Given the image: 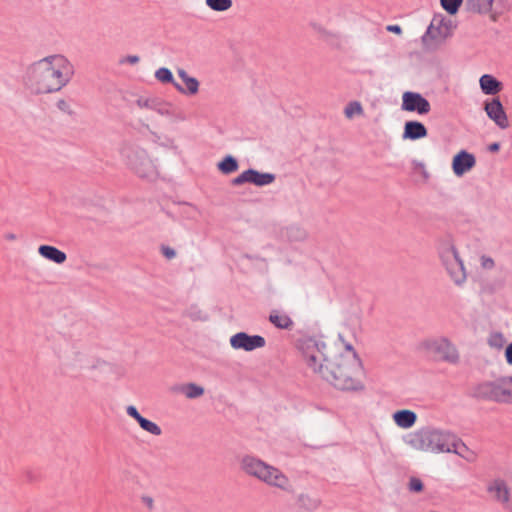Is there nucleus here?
<instances>
[{
	"mask_svg": "<svg viewBox=\"0 0 512 512\" xmlns=\"http://www.w3.org/2000/svg\"><path fill=\"white\" fill-rule=\"evenodd\" d=\"M438 254L454 284H464L467 278L466 270L454 244L451 241H444L438 247Z\"/></svg>",
	"mask_w": 512,
	"mask_h": 512,
	"instance_id": "6",
	"label": "nucleus"
},
{
	"mask_svg": "<svg viewBox=\"0 0 512 512\" xmlns=\"http://www.w3.org/2000/svg\"><path fill=\"white\" fill-rule=\"evenodd\" d=\"M127 166L140 178L152 181L158 176V169L147 152L137 146H127L122 150Z\"/></svg>",
	"mask_w": 512,
	"mask_h": 512,
	"instance_id": "5",
	"label": "nucleus"
},
{
	"mask_svg": "<svg viewBox=\"0 0 512 512\" xmlns=\"http://www.w3.org/2000/svg\"><path fill=\"white\" fill-rule=\"evenodd\" d=\"M425 125L419 121H407L404 125L403 139L418 140L427 136Z\"/></svg>",
	"mask_w": 512,
	"mask_h": 512,
	"instance_id": "18",
	"label": "nucleus"
},
{
	"mask_svg": "<svg viewBox=\"0 0 512 512\" xmlns=\"http://www.w3.org/2000/svg\"><path fill=\"white\" fill-rule=\"evenodd\" d=\"M242 470L265 484L290 492L292 485L289 478L278 468L267 464L254 456H244L241 461Z\"/></svg>",
	"mask_w": 512,
	"mask_h": 512,
	"instance_id": "4",
	"label": "nucleus"
},
{
	"mask_svg": "<svg viewBox=\"0 0 512 512\" xmlns=\"http://www.w3.org/2000/svg\"><path fill=\"white\" fill-rule=\"evenodd\" d=\"M344 114L348 119L353 118L355 115H362L363 108L361 103L359 101L349 102L344 109Z\"/></svg>",
	"mask_w": 512,
	"mask_h": 512,
	"instance_id": "36",
	"label": "nucleus"
},
{
	"mask_svg": "<svg viewBox=\"0 0 512 512\" xmlns=\"http://www.w3.org/2000/svg\"><path fill=\"white\" fill-rule=\"evenodd\" d=\"M449 453H454L466 461L472 462L475 459V454L471 451L466 444L455 434H453L449 444Z\"/></svg>",
	"mask_w": 512,
	"mask_h": 512,
	"instance_id": "19",
	"label": "nucleus"
},
{
	"mask_svg": "<svg viewBox=\"0 0 512 512\" xmlns=\"http://www.w3.org/2000/svg\"><path fill=\"white\" fill-rule=\"evenodd\" d=\"M74 75V66L63 55H50L32 63L26 71L25 83L34 94L60 91Z\"/></svg>",
	"mask_w": 512,
	"mask_h": 512,
	"instance_id": "2",
	"label": "nucleus"
},
{
	"mask_svg": "<svg viewBox=\"0 0 512 512\" xmlns=\"http://www.w3.org/2000/svg\"><path fill=\"white\" fill-rule=\"evenodd\" d=\"M140 58L137 56V55H128L124 58H122L119 63L120 64H124V63H129V64H137L139 62Z\"/></svg>",
	"mask_w": 512,
	"mask_h": 512,
	"instance_id": "43",
	"label": "nucleus"
},
{
	"mask_svg": "<svg viewBox=\"0 0 512 512\" xmlns=\"http://www.w3.org/2000/svg\"><path fill=\"white\" fill-rule=\"evenodd\" d=\"M476 165V158L466 150L458 152L452 160V170L458 177L469 172Z\"/></svg>",
	"mask_w": 512,
	"mask_h": 512,
	"instance_id": "16",
	"label": "nucleus"
},
{
	"mask_svg": "<svg viewBox=\"0 0 512 512\" xmlns=\"http://www.w3.org/2000/svg\"><path fill=\"white\" fill-rule=\"evenodd\" d=\"M505 357L507 363L512 365V343L507 346L505 351Z\"/></svg>",
	"mask_w": 512,
	"mask_h": 512,
	"instance_id": "46",
	"label": "nucleus"
},
{
	"mask_svg": "<svg viewBox=\"0 0 512 512\" xmlns=\"http://www.w3.org/2000/svg\"><path fill=\"white\" fill-rule=\"evenodd\" d=\"M173 391L184 394L188 399H196L204 394V388L195 383L176 386Z\"/></svg>",
	"mask_w": 512,
	"mask_h": 512,
	"instance_id": "27",
	"label": "nucleus"
},
{
	"mask_svg": "<svg viewBox=\"0 0 512 512\" xmlns=\"http://www.w3.org/2000/svg\"><path fill=\"white\" fill-rule=\"evenodd\" d=\"M126 413L133 418L134 420L139 422V420L143 417L137 410V408L133 405H129L126 407Z\"/></svg>",
	"mask_w": 512,
	"mask_h": 512,
	"instance_id": "41",
	"label": "nucleus"
},
{
	"mask_svg": "<svg viewBox=\"0 0 512 512\" xmlns=\"http://www.w3.org/2000/svg\"><path fill=\"white\" fill-rule=\"evenodd\" d=\"M395 424L402 429L413 427L417 421V414L408 409L398 410L392 415Z\"/></svg>",
	"mask_w": 512,
	"mask_h": 512,
	"instance_id": "20",
	"label": "nucleus"
},
{
	"mask_svg": "<svg viewBox=\"0 0 512 512\" xmlns=\"http://www.w3.org/2000/svg\"><path fill=\"white\" fill-rule=\"evenodd\" d=\"M425 348L430 354H432L437 359L449 363H457L459 360V353L455 345L452 344L445 337H440L426 341Z\"/></svg>",
	"mask_w": 512,
	"mask_h": 512,
	"instance_id": "10",
	"label": "nucleus"
},
{
	"mask_svg": "<svg viewBox=\"0 0 512 512\" xmlns=\"http://www.w3.org/2000/svg\"><path fill=\"white\" fill-rule=\"evenodd\" d=\"M315 32H317L321 39L333 46L339 45V36L335 33L327 31L321 25L313 23L311 24Z\"/></svg>",
	"mask_w": 512,
	"mask_h": 512,
	"instance_id": "31",
	"label": "nucleus"
},
{
	"mask_svg": "<svg viewBox=\"0 0 512 512\" xmlns=\"http://www.w3.org/2000/svg\"><path fill=\"white\" fill-rule=\"evenodd\" d=\"M484 110L487 116L493 120L498 127L501 129L508 128L509 121L503 105L498 98H493L491 101L486 102Z\"/></svg>",
	"mask_w": 512,
	"mask_h": 512,
	"instance_id": "15",
	"label": "nucleus"
},
{
	"mask_svg": "<svg viewBox=\"0 0 512 512\" xmlns=\"http://www.w3.org/2000/svg\"><path fill=\"white\" fill-rule=\"evenodd\" d=\"M162 254L167 259H173L176 256L175 250L173 248H171V247H168V246H163L162 247Z\"/></svg>",
	"mask_w": 512,
	"mask_h": 512,
	"instance_id": "44",
	"label": "nucleus"
},
{
	"mask_svg": "<svg viewBox=\"0 0 512 512\" xmlns=\"http://www.w3.org/2000/svg\"><path fill=\"white\" fill-rule=\"evenodd\" d=\"M154 76L161 83H169V84H173V85H174V83H176L172 72L166 67H161V68L157 69L155 71Z\"/></svg>",
	"mask_w": 512,
	"mask_h": 512,
	"instance_id": "35",
	"label": "nucleus"
},
{
	"mask_svg": "<svg viewBox=\"0 0 512 512\" xmlns=\"http://www.w3.org/2000/svg\"><path fill=\"white\" fill-rule=\"evenodd\" d=\"M442 8L451 15L458 12L463 0H440Z\"/></svg>",
	"mask_w": 512,
	"mask_h": 512,
	"instance_id": "37",
	"label": "nucleus"
},
{
	"mask_svg": "<svg viewBox=\"0 0 512 512\" xmlns=\"http://www.w3.org/2000/svg\"><path fill=\"white\" fill-rule=\"evenodd\" d=\"M297 347L306 366L336 389L357 391L363 388L358 379L361 361L354 353L352 355L341 354L334 360H330L325 342L315 337L299 339Z\"/></svg>",
	"mask_w": 512,
	"mask_h": 512,
	"instance_id": "1",
	"label": "nucleus"
},
{
	"mask_svg": "<svg viewBox=\"0 0 512 512\" xmlns=\"http://www.w3.org/2000/svg\"><path fill=\"white\" fill-rule=\"evenodd\" d=\"M315 32H317L321 39L333 46L339 45V36L335 33L327 31L321 25L313 23L311 24Z\"/></svg>",
	"mask_w": 512,
	"mask_h": 512,
	"instance_id": "30",
	"label": "nucleus"
},
{
	"mask_svg": "<svg viewBox=\"0 0 512 512\" xmlns=\"http://www.w3.org/2000/svg\"><path fill=\"white\" fill-rule=\"evenodd\" d=\"M275 174L269 172H260L256 169L249 168L239 174L232 180V185L240 186L244 183H251L258 187L270 185L275 181Z\"/></svg>",
	"mask_w": 512,
	"mask_h": 512,
	"instance_id": "11",
	"label": "nucleus"
},
{
	"mask_svg": "<svg viewBox=\"0 0 512 512\" xmlns=\"http://www.w3.org/2000/svg\"><path fill=\"white\" fill-rule=\"evenodd\" d=\"M297 503L306 510L314 511L320 507L321 500L317 496L301 493L297 496Z\"/></svg>",
	"mask_w": 512,
	"mask_h": 512,
	"instance_id": "29",
	"label": "nucleus"
},
{
	"mask_svg": "<svg viewBox=\"0 0 512 512\" xmlns=\"http://www.w3.org/2000/svg\"><path fill=\"white\" fill-rule=\"evenodd\" d=\"M448 35L449 29L442 21L439 22L438 26H435L434 22H432L426 33L422 36V42L427 48H432L442 43Z\"/></svg>",
	"mask_w": 512,
	"mask_h": 512,
	"instance_id": "14",
	"label": "nucleus"
},
{
	"mask_svg": "<svg viewBox=\"0 0 512 512\" xmlns=\"http://www.w3.org/2000/svg\"><path fill=\"white\" fill-rule=\"evenodd\" d=\"M218 169L224 174H230L235 172L238 167V161L232 155H227L223 158L221 162L217 164Z\"/></svg>",
	"mask_w": 512,
	"mask_h": 512,
	"instance_id": "32",
	"label": "nucleus"
},
{
	"mask_svg": "<svg viewBox=\"0 0 512 512\" xmlns=\"http://www.w3.org/2000/svg\"><path fill=\"white\" fill-rule=\"evenodd\" d=\"M206 5L217 12H223L232 7V0H205Z\"/></svg>",
	"mask_w": 512,
	"mask_h": 512,
	"instance_id": "34",
	"label": "nucleus"
},
{
	"mask_svg": "<svg viewBox=\"0 0 512 512\" xmlns=\"http://www.w3.org/2000/svg\"><path fill=\"white\" fill-rule=\"evenodd\" d=\"M183 213L190 219H195L197 214H198V210L195 206L193 205H190V204H187L184 206L183 208Z\"/></svg>",
	"mask_w": 512,
	"mask_h": 512,
	"instance_id": "39",
	"label": "nucleus"
},
{
	"mask_svg": "<svg viewBox=\"0 0 512 512\" xmlns=\"http://www.w3.org/2000/svg\"><path fill=\"white\" fill-rule=\"evenodd\" d=\"M56 106L59 110H61L63 112H69L70 106L64 99L58 100L56 102Z\"/></svg>",
	"mask_w": 512,
	"mask_h": 512,
	"instance_id": "45",
	"label": "nucleus"
},
{
	"mask_svg": "<svg viewBox=\"0 0 512 512\" xmlns=\"http://www.w3.org/2000/svg\"><path fill=\"white\" fill-rule=\"evenodd\" d=\"M474 395L497 403H512V379L501 377L494 381L483 382L475 388Z\"/></svg>",
	"mask_w": 512,
	"mask_h": 512,
	"instance_id": "9",
	"label": "nucleus"
},
{
	"mask_svg": "<svg viewBox=\"0 0 512 512\" xmlns=\"http://www.w3.org/2000/svg\"><path fill=\"white\" fill-rule=\"evenodd\" d=\"M438 254L454 284H464L467 278L466 270L454 244L451 241H444L438 247Z\"/></svg>",
	"mask_w": 512,
	"mask_h": 512,
	"instance_id": "7",
	"label": "nucleus"
},
{
	"mask_svg": "<svg viewBox=\"0 0 512 512\" xmlns=\"http://www.w3.org/2000/svg\"><path fill=\"white\" fill-rule=\"evenodd\" d=\"M453 434L449 430L425 426L405 435L403 441L418 451L435 454L449 453V444Z\"/></svg>",
	"mask_w": 512,
	"mask_h": 512,
	"instance_id": "3",
	"label": "nucleus"
},
{
	"mask_svg": "<svg viewBox=\"0 0 512 512\" xmlns=\"http://www.w3.org/2000/svg\"><path fill=\"white\" fill-rule=\"evenodd\" d=\"M138 424L144 431L154 436H160L162 434V429L160 428V426L155 422L146 419L145 417H142L139 420Z\"/></svg>",
	"mask_w": 512,
	"mask_h": 512,
	"instance_id": "33",
	"label": "nucleus"
},
{
	"mask_svg": "<svg viewBox=\"0 0 512 512\" xmlns=\"http://www.w3.org/2000/svg\"><path fill=\"white\" fill-rule=\"evenodd\" d=\"M467 9L479 14H487L492 10L494 0H465Z\"/></svg>",
	"mask_w": 512,
	"mask_h": 512,
	"instance_id": "28",
	"label": "nucleus"
},
{
	"mask_svg": "<svg viewBox=\"0 0 512 512\" xmlns=\"http://www.w3.org/2000/svg\"><path fill=\"white\" fill-rule=\"evenodd\" d=\"M269 321L279 329L289 330L293 327L294 322L289 315L273 310L269 315Z\"/></svg>",
	"mask_w": 512,
	"mask_h": 512,
	"instance_id": "26",
	"label": "nucleus"
},
{
	"mask_svg": "<svg viewBox=\"0 0 512 512\" xmlns=\"http://www.w3.org/2000/svg\"><path fill=\"white\" fill-rule=\"evenodd\" d=\"M480 88L486 95H495L501 90V82L489 74H484L479 80Z\"/></svg>",
	"mask_w": 512,
	"mask_h": 512,
	"instance_id": "25",
	"label": "nucleus"
},
{
	"mask_svg": "<svg viewBox=\"0 0 512 512\" xmlns=\"http://www.w3.org/2000/svg\"><path fill=\"white\" fill-rule=\"evenodd\" d=\"M266 344L264 337L260 335H249L246 332H238L230 338V345L233 349L247 352L263 348Z\"/></svg>",
	"mask_w": 512,
	"mask_h": 512,
	"instance_id": "13",
	"label": "nucleus"
},
{
	"mask_svg": "<svg viewBox=\"0 0 512 512\" xmlns=\"http://www.w3.org/2000/svg\"><path fill=\"white\" fill-rule=\"evenodd\" d=\"M177 74L185 84V87H183L177 82L174 83V87L178 92L185 95H194L198 92L199 81L195 77L189 76L188 73L182 68L177 70Z\"/></svg>",
	"mask_w": 512,
	"mask_h": 512,
	"instance_id": "17",
	"label": "nucleus"
},
{
	"mask_svg": "<svg viewBox=\"0 0 512 512\" xmlns=\"http://www.w3.org/2000/svg\"><path fill=\"white\" fill-rule=\"evenodd\" d=\"M387 30L394 33H401V27L399 25H389L387 27Z\"/></svg>",
	"mask_w": 512,
	"mask_h": 512,
	"instance_id": "47",
	"label": "nucleus"
},
{
	"mask_svg": "<svg viewBox=\"0 0 512 512\" xmlns=\"http://www.w3.org/2000/svg\"><path fill=\"white\" fill-rule=\"evenodd\" d=\"M488 344L491 347H495L498 349L501 348L504 344V339H503L502 334L494 333V334L490 335V337L488 339Z\"/></svg>",
	"mask_w": 512,
	"mask_h": 512,
	"instance_id": "38",
	"label": "nucleus"
},
{
	"mask_svg": "<svg viewBox=\"0 0 512 512\" xmlns=\"http://www.w3.org/2000/svg\"><path fill=\"white\" fill-rule=\"evenodd\" d=\"M401 108L404 111L426 115L431 110L429 101L418 92L407 91L402 95Z\"/></svg>",
	"mask_w": 512,
	"mask_h": 512,
	"instance_id": "12",
	"label": "nucleus"
},
{
	"mask_svg": "<svg viewBox=\"0 0 512 512\" xmlns=\"http://www.w3.org/2000/svg\"><path fill=\"white\" fill-rule=\"evenodd\" d=\"M409 488L411 491L420 492L423 490V483L418 478H411L409 483Z\"/></svg>",
	"mask_w": 512,
	"mask_h": 512,
	"instance_id": "40",
	"label": "nucleus"
},
{
	"mask_svg": "<svg viewBox=\"0 0 512 512\" xmlns=\"http://www.w3.org/2000/svg\"><path fill=\"white\" fill-rule=\"evenodd\" d=\"M438 254L454 284H464L467 278L466 270L454 244L451 241H444L438 247Z\"/></svg>",
	"mask_w": 512,
	"mask_h": 512,
	"instance_id": "8",
	"label": "nucleus"
},
{
	"mask_svg": "<svg viewBox=\"0 0 512 512\" xmlns=\"http://www.w3.org/2000/svg\"><path fill=\"white\" fill-rule=\"evenodd\" d=\"M487 490L489 493L494 494L496 499L502 503H507L510 499L509 489L504 480H494L490 483Z\"/></svg>",
	"mask_w": 512,
	"mask_h": 512,
	"instance_id": "24",
	"label": "nucleus"
},
{
	"mask_svg": "<svg viewBox=\"0 0 512 512\" xmlns=\"http://www.w3.org/2000/svg\"><path fill=\"white\" fill-rule=\"evenodd\" d=\"M38 253L42 257H44L56 264H62L67 259V256L63 251L59 250L58 248H56L54 246H50V245L39 246Z\"/></svg>",
	"mask_w": 512,
	"mask_h": 512,
	"instance_id": "23",
	"label": "nucleus"
},
{
	"mask_svg": "<svg viewBox=\"0 0 512 512\" xmlns=\"http://www.w3.org/2000/svg\"><path fill=\"white\" fill-rule=\"evenodd\" d=\"M60 359L63 365L72 368H82L87 364L86 356L80 351L70 350L66 351Z\"/></svg>",
	"mask_w": 512,
	"mask_h": 512,
	"instance_id": "21",
	"label": "nucleus"
},
{
	"mask_svg": "<svg viewBox=\"0 0 512 512\" xmlns=\"http://www.w3.org/2000/svg\"><path fill=\"white\" fill-rule=\"evenodd\" d=\"M4 238L7 240V241H14L16 240V235L13 234V233H7L4 235Z\"/></svg>",
	"mask_w": 512,
	"mask_h": 512,
	"instance_id": "49",
	"label": "nucleus"
},
{
	"mask_svg": "<svg viewBox=\"0 0 512 512\" xmlns=\"http://www.w3.org/2000/svg\"><path fill=\"white\" fill-rule=\"evenodd\" d=\"M147 503L151 504V503H152V499H150V498H149V499L147 500Z\"/></svg>",
	"mask_w": 512,
	"mask_h": 512,
	"instance_id": "51",
	"label": "nucleus"
},
{
	"mask_svg": "<svg viewBox=\"0 0 512 512\" xmlns=\"http://www.w3.org/2000/svg\"><path fill=\"white\" fill-rule=\"evenodd\" d=\"M136 105L141 109L153 110L161 115L167 114L164 103L158 97H139L136 100Z\"/></svg>",
	"mask_w": 512,
	"mask_h": 512,
	"instance_id": "22",
	"label": "nucleus"
},
{
	"mask_svg": "<svg viewBox=\"0 0 512 512\" xmlns=\"http://www.w3.org/2000/svg\"><path fill=\"white\" fill-rule=\"evenodd\" d=\"M488 149L490 152H497L500 149V144L498 142L491 143Z\"/></svg>",
	"mask_w": 512,
	"mask_h": 512,
	"instance_id": "48",
	"label": "nucleus"
},
{
	"mask_svg": "<svg viewBox=\"0 0 512 512\" xmlns=\"http://www.w3.org/2000/svg\"><path fill=\"white\" fill-rule=\"evenodd\" d=\"M346 349L349 351L347 355H352L353 353L357 355L350 344L346 345Z\"/></svg>",
	"mask_w": 512,
	"mask_h": 512,
	"instance_id": "50",
	"label": "nucleus"
},
{
	"mask_svg": "<svg viewBox=\"0 0 512 512\" xmlns=\"http://www.w3.org/2000/svg\"><path fill=\"white\" fill-rule=\"evenodd\" d=\"M495 263H494V260L490 257H487V256H482L481 257V266L484 268V269H492L494 267Z\"/></svg>",
	"mask_w": 512,
	"mask_h": 512,
	"instance_id": "42",
	"label": "nucleus"
}]
</instances>
